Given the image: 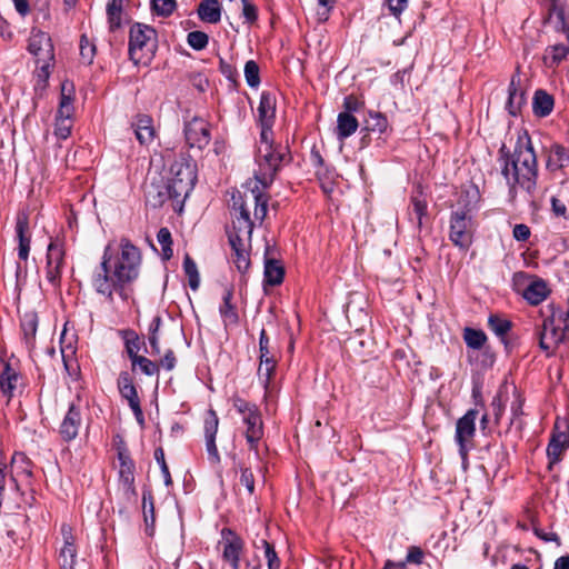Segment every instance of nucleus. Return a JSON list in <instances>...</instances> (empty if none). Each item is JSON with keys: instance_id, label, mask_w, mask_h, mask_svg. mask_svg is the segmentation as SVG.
<instances>
[{"instance_id": "nucleus-1", "label": "nucleus", "mask_w": 569, "mask_h": 569, "mask_svg": "<svg viewBox=\"0 0 569 569\" xmlns=\"http://www.w3.org/2000/svg\"><path fill=\"white\" fill-rule=\"evenodd\" d=\"M502 174L511 189L517 186L531 194L536 190L538 166L531 139L527 131H520L517 136L515 150L502 168Z\"/></svg>"}, {"instance_id": "nucleus-2", "label": "nucleus", "mask_w": 569, "mask_h": 569, "mask_svg": "<svg viewBox=\"0 0 569 569\" xmlns=\"http://www.w3.org/2000/svg\"><path fill=\"white\" fill-rule=\"evenodd\" d=\"M231 208L234 211V219L228 230L229 242H251L253 222L250 219V211L253 209L254 219L262 222L268 211V197L258 187L250 188L243 194H232Z\"/></svg>"}, {"instance_id": "nucleus-3", "label": "nucleus", "mask_w": 569, "mask_h": 569, "mask_svg": "<svg viewBox=\"0 0 569 569\" xmlns=\"http://www.w3.org/2000/svg\"><path fill=\"white\" fill-rule=\"evenodd\" d=\"M196 181V162L189 156H179L170 166L168 181L163 187L164 191H158V200H153L152 206L157 207L166 200H171L173 210L181 212Z\"/></svg>"}, {"instance_id": "nucleus-4", "label": "nucleus", "mask_w": 569, "mask_h": 569, "mask_svg": "<svg viewBox=\"0 0 569 569\" xmlns=\"http://www.w3.org/2000/svg\"><path fill=\"white\" fill-rule=\"evenodd\" d=\"M272 131H264L260 133L256 162L258 170L254 173V186L262 192L273 181L278 170L286 162L290 161L288 148L281 144H273Z\"/></svg>"}, {"instance_id": "nucleus-5", "label": "nucleus", "mask_w": 569, "mask_h": 569, "mask_svg": "<svg viewBox=\"0 0 569 569\" xmlns=\"http://www.w3.org/2000/svg\"><path fill=\"white\" fill-rule=\"evenodd\" d=\"M91 284L94 291L104 297L108 301H113V295L117 293L121 299L128 298L124 281H120L111 264V247L104 248L101 262L96 268L91 277Z\"/></svg>"}, {"instance_id": "nucleus-6", "label": "nucleus", "mask_w": 569, "mask_h": 569, "mask_svg": "<svg viewBox=\"0 0 569 569\" xmlns=\"http://www.w3.org/2000/svg\"><path fill=\"white\" fill-rule=\"evenodd\" d=\"M156 50V31L153 28L136 23L130 28L129 56L136 63L147 64Z\"/></svg>"}, {"instance_id": "nucleus-7", "label": "nucleus", "mask_w": 569, "mask_h": 569, "mask_svg": "<svg viewBox=\"0 0 569 569\" xmlns=\"http://www.w3.org/2000/svg\"><path fill=\"white\" fill-rule=\"evenodd\" d=\"M111 264L114 267V271L120 281H124L128 286L139 277L141 252L129 240L121 239L120 253L113 261L111 260Z\"/></svg>"}, {"instance_id": "nucleus-8", "label": "nucleus", "mask_w": 569, "mask_h": 569, "mask_svg": "<svg viewBox=\"0 0 569 569\" xmlns=\"http://www.w3.org/2000/svg\"><path fill=\"white\" fill-rule=\"evenodd\" d=\"M449 239L458 248L468 250L473 241L476 223L467 210L452 211L449 221Z\"/></svg>"}, {"instance_id": "nucleus-9", "label": "nucleus", "mask_w": 569, "mask_h": 569, "mask_svg": "<svg viewBox=\"0 0 569 569\" xmlns=\"http://www.w3.org/2000/svg\"><path fill=\"white\" fill-rule=\"evenodd\" d=\"M119 460V493L126 503L137 501V490L134 487V462L130 458L126 447L118 448Z\"/></svg>"}, {"instance_id": "nucleus-10", "label": "nucleus", "mask_w": 569, "mask_h": 569, "mask_svg": "<svg viewBox=\"0 0 569 569\" xmlns=\"http://www.w3.org/2000/svg\"><path fill=\"white\" fill-rule=\"evenodd\" d=\"M66 250L59 239L52 240L47 249L46 279L52 287H58L64 267Z\"/></svg>"}, {"instance_id": "nucleus-11", "label": "nucleus", "mask_w": 569, "mask_h": 569, "mask_svg": "<svg viewBox=\"0 0 569 569\" xmlns=\"http://www.w3.org/2000/svg\"><path fill=\"white\" fill-rule=\"evenodd\" d=\"M28 49L30 53L37 58L38 62H43L40 68L44 72V76L48 77L49 62L54 56L53 44L49 34L40 30H32Z\"/></svg>"}, {"instance_id": "nucleus-12", "label": "nucleus", "mask_w": 569, "mask_h": 569, "mask_svg": "<svg viewBox=\"0 0 569 569\" xmlns=\"http://www.w3.org/2000/svg\"><path fill=\"white\" fill-rule=\"evenodd\" d=\"M219 546L222 547V559L230 563L232 569H240V556L243 551V540L231 529L221 531Z\"/></svg>"}, {"instance_id": "nucleus-13", "label": "nucleus", "mask_w": 569, "mask_h": 569, "mask_svg": "<svg viewBox=\"0 0 569 569\" xmlns=\"http://www.w3.org/2000/svg\"><path fill=\"white\" fill-rule=\"evenodd\" d=\"M184 137L190 148H198L202 150L211 140L209 122L202 118H192L184 126Z\"/></svg>"}, {"instance_id": "nucleus-14", "label": "nucleus", "mask_w": 569, "mask_h": 569, "mask_svg": "<svg viewBox=\"0 0 569 569\" xmlns=\"http://www.w3.org/2000/svg\"><path fill=\"white\" fill-rule=\"evenodd\" d=\"M569 331L568 321L565 325V329L561 330L555 326L553 319H543L541 326L538 329L539 346L542 350L551 352L556 347L562 342L565 338V331Z\"/></svg>"}, {"instance_id": "nucleus-15", "label": "nucleus", "mask_w": 569, "mask_h": 569, "mask_svg": "<svg viewBox=\"0 0 569 569\" xmlns=\"http://www.w3.org/2000/svg\"><path fill=\"white\" fill-rule=\"evenodd\" d=\"M569 448V429H555L547 447V457L549 467L558 463L562 459L563 452Z\"/></svg>"}, {"instance_id": "nucleus-16", "label": "nucleus", "mask_w": 569, "mask_h": 569, "mask_svg": "<svg viewBox=\"0 0 569 569\" xmlns=\"http://www.w3.org/2000/svg\"><path fill=\"white\" fill-rule=\"evenodd\" d=\"M276 116V97L263 91L260 96V102L258 107V118L261 126V132L272 131V124Z\"/></svg>"}, {"instance_id": "nucleus-17", "label": "nucleus", "mask_w": 569, "mask_h": 569, "mask_svg": "<svg viewBox=\"0 0 569 569\" xmlns=\"http://www.w3.org/2000/svg\"><path fill=\"white\" fill-rule=\"evenodd\" d=\"M73 102L74 86L72 82L66 80L61 83L60 102L56 118L72 120L74 113Z\"/></svg>"}, {"instance_id": "nucleus-18", "label": "nucleus", "mask_w": 569, "mask_h": 569, "mask_svg": "<svg viewBox=\"0 0 569 569\" xmlns=\"http://www.w3.org/2000/svg\"><path fill=\"white\" fill-rule=\"evenodd\" d=\"M16 233L19 240L18 256L21 260H27L30 251L29 220L24 212L17 216Z\"/></svg>"}, {"instance_id": "nucleus-19", "label": "nucleus", "mask_w": 569, "mask_h": 569, "mask_svg": "<svg viewBox=\"0 0 569 569\" xmlns=\"http://www.w3.org/2000/svg\"><path fill=\"white\" fill-rule=\"evenodd\" d=\"M232 403L236 410L242 416V420L248 427L262 426L261 416L254 405L249 403L239 397H233Z\"/></svg>"}, {"instance_id": "nucleus-20", "label": "nucleus", "mask_w": 569, "mask_h": 569, "mask_svg": "<svg viewBox=\"0 0 569 569\" xmlns=\"http://www.w3.org/2000/svg\"><path fill=\"white\" fill-rule=\"evenodd\" d=\"M508 91L507 109L511 116H517L526 101L525 93L520 89V76L518 72L512 76Z\"/></svg>"}, {"instance_id": "nucleus-21", "label": "nucleus", "mask_w": 569, "mask_h": 569, "mask_svg": "<svg viewBox=\"0 0 569 569\" xmlns=\"http://www.w3.org/2000/svg\"><path fill=\"white\" fill-rule=\"evenodd\" d=\"M20 380V375L7 363L0 375V390L8 401L13 397Z\"/></svg>"}, {"instance_id": "nucleus-22", "label": "nucleus", "mask_w": 569, "mask_h": 569, "mask_svg": "<svg viewBox=\"0 0 569 569\" xmlns=\"http://www.w3.org/2000/svg\"><path fill=\"white\" fill-rule=\"evenodd\" d=\"M569 166V152L561 144L553 143L548 150L547 168L551 171Z\"/></svg>"}, {"instance_id": "nucleus-23", "label": "nucleus", "mask_w": 569, "mask_h": 569, "mask_svg": "<svg viewBox=\"0 0 569 569\" xmlns=\"http://www.w3.org/2000/svg\"><path fill=\"white\" fill-rule=\"evenodd\" d=\"M134 134L141 144H149L154 138L152 119L149 116H138L133 122Z\"/></svg>"}, {"instance_id": "nucleus-24", "label": "nucleus", "mask_w": 569, "mask_h": 569, "mask_svg": "<svg viewBox=\"0 0 569 569\" xmlns=\"http://www.w3.org/2000/svg\"><path fill=\"white\" fill-rule=\"evenodd\" d=\"M359 127L358 120L350 112H340L337 118L336 133L339 140H345L353 134Z\"/></svg>"}, {"instance_id": "nucleus-25", "label": "nucleus", "mask_w": 569, "mask_h": 569, "mask_svg": "<svg viewBox=\"0 0 569 569\" xmlns=\"http://www.w3.org/2000/svg\"><path fill=\"white\" fill-rule=\"evenodd\" d=\"M200 20L217 23L221 19V4L218 0H202L198 7Z\"/></svg>"}, {"instance_id": "nucleus-26", "label": "nucleus", "mask_w": 569, "mask_h": 569, "mask_svg": "<svg viewBox=\"0 0 569 569\" xmlns=\"http://www.w3.org/2000/svg\"><path fill=\"white\" fill-rule=\"evenodd\" d=\"M38 329V316L33 311L24 312L21 318V330L23 339L28 348L34 345L36 333Z\"/></svg>"}, {"instance_id": "nucleus-27", "label": "nucleus", "mask_w": 569, "mask_h": 569, "mask_svg": "<svg viewBox=\"0 0 569 569\" xmlns=\"http://www.w3.org/2000/svg\"><path fill=\"white\" fill-rule=\"evenodd\" d=\"M555 100L543 90H537L533 96L532 110L538 117H547L553 109Z\"/></svg>"}, {"instance_id": "nucleus-28", "label": "nucleus", "mask_w": 569, "mask_h": 569, "mask_svg": "<svg viewBox=\"0 0 569 569\" xmlns=\"http://www.w3.org/2000/svg\"><path fill=\"white\" fill-rule=\"evenodd\" d=\"M11 465L14 471V476H12V480L17 483V478H23L29 480L32 476L31 470V461L29 458L22 452H16L12 456Z\"/></svg>"}, {"instance_id": "nucleus-29", "label": "nucleus", "mask_w": 569, "mask_h": 569, "mask_svg": "<svg viewBox=\"0 0 569 569\" xmlns=\"http://www.w3.org/2000/svg\"><path fill=\"white\" fill-rule=\"evenodd\" d=\"M233 250V262L240 272H246L250 266L249 248L251 242H229Z\"/></svg>"}, {"instance_id": "nucleus-30", "label": "nucleus", "mask_w": 569, "mask_h": 569, "mask_svg": "<svg viewBox=\"0 0 569 569\" xmlns=\"http://www.w3.org/2000/svg\"><path fill=\"white\" fill-rule=\"evenodd\" d=\"M264 283L269 286H278L282 282L284 270L279 261L267 259L264 262Z\"/></svg>"}, {"instance_id": "nucleus-31", "label": "nucleus", "mask_w": 569, "mask_h": 569, "mask_svg": "<svg viewBox=\"0 0 569 569\" xmlns=\"http://www.w3.org/2000/svg\"><path fill=\"white\" fill-rule=\"evenodd\" d=\"M232 300V291L226 290L222 297V305L220 306V315L223 320L226 327L234 326L238 323L239 317L234 306L231 303Z\"/></svg>"}, {"instance_id": "nucleus-32", "label": "nucleus", "mask_w": 569, "mask_h": 569, "mask_svg": "<svg viewBox=\"0 0 569 569\" xmlns=\"http://www.w3.org/2000/svg\"><path fill=\"white\" fill-rule=\"evenodd\" d=\"M548 296V288L546 283L541 280L531 282L525 290H523V298L530 303V305H539Z\"/></svg>"}, {"instance_id": "nucleus-33", "label": "nucleus", "mask_w": 569, "mask_h": 569, "mask_svg": "<svg viewBox=\"0 0 569 569\" xmlns=\"http://www.w3.org/2000/svg\"><path fill=\"white\" fill-rule=\"evenodd\" d=\"M456 441L459 445V453L462 465L466 468L468 462V452L472 448L471 441L475 437L476 429H456Z\"/></svg>"}, {"instance_id": "nucleus-34", "label": "nucleus", "mask_w": 569, "mask_h": 569, "mask_svg": "<svg viewBox=\"0 0 569 569\" xmlns=\"http://www.w3.org/2000/svg\"><path fill=\"white\" fill-rule=\"evenodd\" d=\"M72 537H66L64 545L59 553L61 569H73L76 565L77 549L71 541Z\"/></svg>"}, {"instance_id": "nucleus-35", "label": "nucleus", "mask_w": 569, "mask_h": 569, "mask_svg": "<svg viewBox=\"0 0 569 569\" xmlns=\"http://www.w3.org/2000/svg\"><path fill=\"white\" fill-rule=\"evenodd\" d=\"M119 391H120L121 396L128 400L129 406L132 409L138 423H143V413L140 408V402H139V398H138V393H137V389H136L134 385L123 387V388L119 389Z\"/></svg>"}, {"instance_id": "nucleus-36", "label": "nucleus", "mask_w": 569, "mask_h": 569, "mask_svg": "<svg viewBox=\"0 0 569 569\" xmlns=\"http://www.w3.org/2000/svg\"><path fill=\"white\" fill-rule=\"evenodd\" d=\"M183 270L186 276L188 277L189 287L193 291L198 290L200 286V274L196 262L191 259L189 254L184 256Z\"/></svg>"}, {"instance_id": "nucleus-37", "label": "nucleus", "mask_w": 569, "mask_h": 569, "mask_svg": "<svg viewBox=\"0 0 569 569\" xmlns=\"http://www.w3.org/2000/svg\"><path fill=\"white\" fill-rule=\"evenodd\" d=\"M387 128L388 120L382 113L376 111L369 112V118L366 121V130L381 134L386 132Z\"/></svg>"}, {"instance_id": "nucleus-38", "label": "nucleus", "mask_w": 569, "mask_h": 569, "mask_svg": "<svg viewBox=\"0 0 569 569\" xmlns=\"http://www.w3.org/2000/svg\"><path fill=\"white\" fill-rule=\"evenodd\" d=\"M126 351L132 362L136 358L139 357L138 352L140 350V339L138 335L132 330L123 331Z\"/></svg>"}, {"instance_id": "nucleus-39", "label": "nucleus", "mask_w": 569, "mask_h": 569, "mask_svg": "<svg viewBox=\"0 0 569 569\" xmlns=\"http://www.w3.org/2000/svg\"><path fill=\"white\" fill-rule=\"evenodd\" d=\"M488 326L498 337H505L511 329V322L498 315H490L488 318Z\"/></svg>"}, {"instance_id": "nucleus-40", "label": "nucleus", "mask_w": 569, "mask_h": 569, "mask_svg": "<svg viewBox=\"0 0 569 569\" xmlns=\"http://www.w3.org/2000/svg\"><path fill=\"white\" fill-rule=\"evenodd\" d=\"M218 429L208 430L206 433V448L208 458L211 463L217 465L220 462V456L217 448Z\"/></svg>"}, {"instance_id": "nucleus-41", "label": "nucleus", "mask_w": 569, "mask_h": 569, "mask_svg": "<svg viewBox=\"0 0 569 569\" xmlns=\"http://www.w3.org/2000/svg\"><path fill=\"white\" fill-rule=\"evenodd\" d=\"M463 339L469 348L480 349L485 345L487 337L481 330L466 328Z\"/></svg>"}, {"instance_id": "nucleus-42", "label": "nucleus", "mask_w": 569, "mask_h": 569, "mask_svg": "<svg viewBox=\"0 0 569 569\" xmlns=\"http://www.w3.org/2000/svg\"><path fill=\"white\" fill-rule=\"evenodd\" d=\"M131 365L133 370L138 367L146 376H157L159 373V365L143 356L136 358Z\"/></svg>"}, {"instance_id": "nucleus-43", "label": "nucleus", "mask_w": 569, "mask_h": 569, "mask_svg": "<svg viewBox=\"0 0 569 569\" xmlns=\"http://www.w3.org/2000/svg\"><path fill=\"white\" fill-rule=\"evenodd\" d=\"M157 240L162 248V256L166 260H169L172 254V238L171 232L168 228L163 227L158 231Z\"/></svg>"}, {"instance_id": "nucleus-44", "label": "nucleus", "mask_w": 569, "mask_h": 569, "mask_svg": "<svg viewBox=\"0 0 569 569\" xmlns=\"http://www.w3.org/2000/svg\"><path fill=\"white\" fill-rule=\"evenodd\" d=\"M276 360H262L260 361L258 368V376L264 388L268 389L269 383L271 382L274 369H276Z\"/></svg>"}, {"instance_id": "nucleus-45", "label": "nucleus", "mask_w": 569, "mask_h": 569, "mask_svg": "<svg viewBox=\"0 0 569 569\" xmlns=\"http://www.w3.org/2000/svg\"><path fill=\"white\" fill-rule=\"evenodd\" d=\"M177 7L176 0H151L152 11L161 17L170 16Z\"/></svg>"}, {"instance_id": "nucleus-46", "label": "nucleus", "mask_w": 569, "mask_h": 569, "mask_svg": "<svg viewBox=\"0 0 569 569\" xmlns=\"http://www.w3.org/2000/svg\"><path fill=\"white\" fill-rule=\"evenodd\" d=\"M80 56L81 60L86 64H91L96 56V46L92 43L87 36H81L80 39Z\"/></svg>"}, {"instance_id": "nucleus-47", "label": "nucleus", "mask_w": 569, "mask_h": 569, "mask_svg": "<svg viewBox=\"0 0 569 569\" xmlns=\"http://www.w3.org/2000/svg\"><path fill=\"white\" fill-rule=\"evenodd\" d=\"M244 78L249 87L257 88L260 83L259 66L256 61L249 60L244 64Z\"/></svg>"}, {"instance_id": "nucleus-48", "label": "nucleus", "mask_w": 569, "mask_h": 569, "mask_svg": "<svg viewBox=\"0 0 569 569\" xmlns=\"http://www.w3.org/2000/svg\"><path fill=\"white\" fill-rule=\"evenodd\" d=\"M412 209L410 212L411 219L417 220L418 227L422 226V219L427 214V202L419 197H413L411 200Z\"/></svg>"}, {"instance_id": "nucleus-49", "label": "nucleus", "mask_w": 569, "mask_h": 569, "mask_svg": "<svg viewBox=\"0 0 569 569\" xmlns=\"http://www.w3.org/2000/svg\"><path fill=\"white\" fill-rule=\"evenodd\" d=\"M188 44L194 50H202L208 46L209 37L202 31H191L187 36Z\"/></svg>"}, {"instance_id": "nucleus-50", "label": "nucleus", "mask_w": 569, "mask_h": 569, "mask_svg": "<svg viewBox=\"0 0 569 569\" xmlns=\"http://www.w3.org/2000/svg\"><path fill=\"white\" fill-rule=\"evenodd\" d=\"M72 120L56 118L54 134L59 139H67L71 134Z\"/></svg>"}, {"instance_id": "nucleus-51", "label": "nucleus", "mask_w": 569, "mask_h": 569, "mask_svg": "<svg viewBox=\"0 0 569 569\" xmlns=\"http://www.w3.org/2000/svg\"><path fill=\"white\" fill-rule=\"evenodd\" d=\"M242 3V17L246 22L253 23L258 19V8L252 0H241Z\"/></svg>"}, {"instance_id": "nucleus-52", "label": "nucleus", "mask_w": 569, "mask_h": 569, "mask_svg": "<svg viewBox=\"0 0 569 569\" xmlns=\"http://www.w3.org/2000/svg\"><path fill=\"white\" fill-rule=\"evenodd\" d=\"M259 352L260 361L262 360H276L271 351L269 350V338L264 329L260 331L259 337Z\"/></svg>"}, {"instance_id": "nucleus-53", "label": "nucleus", "mask_w": 569, "mask_h": 569, "mask_svg": "<svg viewBox=\"0 0 569 569\" xmlns=\"http://www.w3.org/2000/svg\"><path fill=\"white\" fill-rule=\"evenodd\" d=\"M82 423L80 408L71 405L68 413L64 417L62 427H76Z\"/></svg>"}, {"instance_id": "nucleus-54", "label": "nucleus", "mask_w": 569, "mask_h": 569, "mask_svg": "<svg viewBox=\"0 0 569 569\" xmlns=\"http://www.w3.org/2000/svg\"><path fill=\"white\" fill-rule=\"evenodd\" d=\"M154 459L160 465L166 486H170L172 483V480H171V476L169 472V468L164 460V452L161 447H159L154 450Z\"/></svg>"}, {"instance_id": "nucleus-55", "label": "nucleus", "mask_w": 569, "mask_h": 569, "mask_svg": "<svg viewBox=\"0 0 569 569\" xmlns=\"http://www.w3.org/2000/svg\"><path fill=\"white\" fill-rule=\"evenodd\" d=\"M108 19L110 23V28L114 29L120 26V19H121V6L117 4L116 1L108 4L107 8Z\"/></svg>"}, {"instance_id": "nucleus-56", "label": "nucleus", "mask_w": 569, "mask_h": 569, "mask_svg": "<svg viewBox=\"0 0 569 569\" xmlns=\"http://www.w3.org/2000/svg\"><path fill=\"white\" fill-rule=\"evenodd\" d=\"M332 7L333 0H318V9L316 12L318 22H325L328 20Z\"/></svg>"}, {"instance_id": "nucleus-57", "label": "nucleus", "mask_w": 569, "mask_h": 569, "mask_svg": "<svg viewBox=\"0 0 569 569\" xmlns=\"http://www.w3.org/2000/svg\"><path fill=\"white\" fill-rule=\"evenodd\" d=\"M264 545V556L267 559L268 568L269 569H279L280 568V560L277 556V552L274 551V548L267 541H263Z\"/></svg>"}, {"instance_id": "nucleus-58", "label": "nucleus", "mask_w": 569, "mask_h": 569, "mask_svg": "<svg viewBox=\"0 0 569 569\" xmlns=\"http://www.w3.org/2000/svg\"><path fill=\"white\" fill-rule=\"evenodd\" d=\"M569 53V47L559 43L550 48V54L555 63H560Z\"/></svg>"}, {"instance_id": "nucleus-59", "label": "nucleus", "mask_w": 569, "mask_h": 569, "mask_svg": "<svg viewBox=\"0 0 569 569\" xmlns=\"http://www.w3.org/2000/svg\"><path fill=\"white\" fill-rule=\"evenodd\" d=\"M240 483L244 486L250 495L254 492V477L250 469L241 470Z\"/></svg>"}, {"instance_id": "nucleus-60", "label": "nucleus", "mask_w": 569, "mask_h": 569, "mask_svg": "<svg viewBox=\"0 0 569 569\" xmlns=\"http://www.w3.org/2000/svg\"><path fill=\"white\" fill-rule=\"evenodd\" d=\"M478 415H479L478 410L470 409L469 411H467V413L463 417H461L458 420L456 427H459V428L475 427L476 419H477Z\"/></svg>"}, {"instance_id": "nucleus-61", "label": "nucleus", "mask_w": 569, "mask_h": 569, "mask_svg": "<svg viewBox=\"0 0 569 569\" xmlns=\"http://www.w3.org/2000/svg\"><path fill=\"white\" fill-rule=\"evenodd\" d=\"M530 233V228L527 224L518 223L513 227L512 236L518 241H527Z\"/></svg>"}, {"instance_id": "nucleus-62", "label": "nucleus", "mask_w": 569, "mask_h": 569, "mask_svg": "<svg viewBox=\"0 0 569 569\" xmlns=\"http://www.w3.org/2000/svg\"><path fill=\"white\" fill-rule=\"evenodd\" d=\"M233 440H234V435H233V432H231L230 429H224V432H222L219 436V442H220L221 449L224 451H228L233 448Z\"/></svg>"}, {"instance_id": "nucleus-63", "label": "nucleus", "mask_w": 569, "mask_h": 569, "mask_svg": "<svg viewBox=\"0 0 569 569\" xmlns=\"http://www.w3.org/2000/svg\"><path fill=\"white\" fill-rule=\"evenodd\" d=\"M406 559L410 563L420 565L423 560V551L419 547H410Z\"/></svg>"}, {"instance_id": "nucleus-64", "label": "nucleus", "mask_w": 569, "mask_h": 569, "mask_svg": "<svg viewBox=\"0 0 569 569\" xmlns=\"http://www.w3.org/2000/svg\"><path fill=\"white\" fill-rule=\"evenodd\" d=\"M389 10L395 17H399L408 6V0H387Z\"/></svg>"}]
</instances>
